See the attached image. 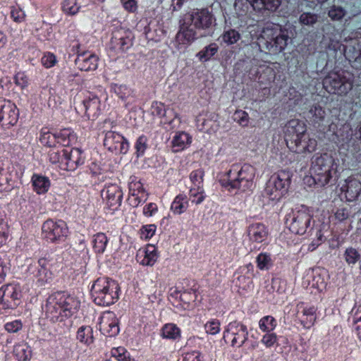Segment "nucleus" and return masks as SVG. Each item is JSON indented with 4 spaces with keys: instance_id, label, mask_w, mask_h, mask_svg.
Returning a JSON list of instances; mask_svg holds the SVG:
<instances>
[{
    "instance_id": "473e14b6",
    "label": "nucleus",
    "mask_w": 361,
    "mask_h": 361,
    "mask_svg": "<svg viewBox=\"0 0 361 361\" xmlns=\"http://www.w3.org/2000/svg\"><path fill=\"white\" fill-rule=\"evenodd\" d=\"M189 201L185 194H179L173 200L171 205V212L176 215H180L188 209Z\"/></svg>"
},
{
    "instance_id": "cd10ccee",
    "label": "nucleus",
    "mask_w": 361,
    "mask_h": 361,
    "mask_svg": "<svg viewBox=\"0 0 361 361\" xmlns=\"http://www.w3.org/2000/svg\"><path fill=\"white\" fill-rule=\"evenodd\" d=\"M82 106L86 116L94 119L101 112L100 99L94 94L89 92L82 101Z\"/></svg>"
},
{
    "instance_id": "20e7f679",
    "label": "nucleus",
    "mask_w": 361,
    "mask_h": 361,
    "mask_svg": "<svg viewBox=\"0 0 361 361\" xmlns=\"http://www.w3.org/2000/svg\"><path fill=\"white\" fill-rule=\"evenodd\" d=\"M337 169L336 159L328 153L315 155L312 159V178L319 186H324L335 179Z\"/></svg>"
},
{
    "instance_id": "e2e57ef3",
    "label": "nucleus",
    "mask_w": 361,
    "mask_h": 361,
    "mask_svg": "<svg viewBox=\"0 0 361 361\" xmlns=\"http://www.w3.org/2000/svg\"><path fill=\"white\" fill-rule=\"evenodd\" d=\"M286 288V283L280 278H274L271 280V288L273 291L279 293H284Z\"/></svg>"
},
{
    "instance_id": "37998d69",
    "label": "nucleus",
    "mask_w": 361,
    "mask_h": 361,
    "mask_svg": "<svg viewBox=\"0 0 361 361\" xmlns=\"http://www.w3.org/2000/svg\"><path fill=\"white\" fill-rule=\"evenodd\" d=\"M81 6L78 3L77 0H63L61 4L63 12L68 16L76 15Z\"/></svg>"
},
{
    "instance_id": "393cba45",
    "label": "nucleus",
    "mask_w": 361,
    "mask_h": 361,
    "mask_svg": "<svg viewBox=\"0 0 361 361\" xmlns=\"http://www.w3.org/2000/svg\"><path fill=\"white\" fill-rule=\"evenodd\" d=\"M326 281L324 276L317 270L308 271L302 279V286L309 289H315L318 292L326 288Z\"/></svg>"
},
{
    "instance_id": "7ed1b4c3",
    "label": "nucleus",
    "mask_w": 361,
    "mask_h": 361,
    "mask_svg": "<svg viewBox=\"0 0 361 361\" xmlns=\"http://www.w3.org/2000/svg\"><path fill=\"white\" fill-rule=\"evenodd\" d=\"M259 42L270 54H277L286 48L290 38L287 30L276 24L267 23L261 32Z\"/></svg>"
},
{
    "instance_id": "f704fd0d",
    "label": "nucleus",
    "mask_w": 361,
    "mask_h": 361,
    "mask_svg": "<svg viewBox=\"0 0 361 361\" xmlns=\"http://www.w3.org/2000/svg\"><path fill=\"white\" fill-rule=\"evenodd\" d=\"M316 307L314 306H305L301 310V322L304 327L309 329L312 326L316 321Z\"/></svg>"
},
{
    "instance_id": "774afa93",
    "label": "nucleus",
    "mask_w": 361,
    "mask_h": 361,
    "mask_svg": "<svg viewBox=\"0 0 361 361\" xmlns=\"http://www.w3.org/2000/svg\"><path fill=\"white\" fill-rule=\"evenodd\" d=\"M182 361H202V354L199 351L186 353L183 355Z\"/></svg>"
},
{
    "instance_id": "f3484780",
    "label": "nucleus",
    "mask_w": 361,
    "mask_h": 361,
    "mask_svg": "<svg viewBox=\"0 0 361 361\" xmlns=\"http://www.w3.org/2000/svg\"><path fill=\"white\" fill-rule=\"evenodd\" d=\"M133 34L129 30L120 28L113 32L110 48L116 53L124 52L133 44Z\"/></svg>"
},
{
    "instance_id": "a18cd8bd",
    "label": "nucleus",
    "mask_w": 361,
    "mask_h": 361,
    "mask_svg": "<svg viewBox=\"0 0 361 361\" xmlns=\"http://www.w3.org/2000/svg\"><path fill=\"white\" fill-rule=\"evenodd\" d=\"M189 197L192 203L196 205L202 204L206 199V193L204 188H189Z\"/></svg>"
},
{
    "instance_id": "c03bdc74",
    "label": "nucleus",
    "mask_w": 361,
    "mask_h": 361,
    "mask_svg": "<svg viewBox=\"0 0 361 361\" xmlns=\"http://www.w3.org/2000/svg\"><path fill=\"white\" fill-rule=\"evenodd\" d=\"M325 115V110L319 105L312 106L308 112L309 118L312 122L315 123L322 121Z\"/></svg>"
},
{
    "instance_id": "ea45409f",
    "label": "nucleus",
    "mask_w": 361,
    "mask_h": 361,
    "mask_svg": "<svg viewBox=\"0 0 361 361\" xmlns=\"http://www.w3.org/2000/svg\"><path fill=\"white\" fill-rule=\"evenodd\" d=\"M220 38L227 45H232L237 43L241 38L240 32L233 28L224 30Z\"/></svg>"
},
{
    "instance_id": "052dcab7",
    "label": "nucleus",
    "mask_w": 361,
    "mask_h": 361,
    "mask_svg": "<svg viewBox=\"0 0 361 361\" xmlns=\"http://www.w3.org/2000/svg\"><path fill=\"white\" fill-rule=\"evenodd\" d=\"M23 323L20 319L8 322L4 324L5 330L8 333H17L23 328Z\"/></svg>"
},
{
    "instance_id": "de8ad7c7",
    "label": "nucleus",
    "mask_w": 361,
    "mask_h": 361,
    "mask_svg": "<svg viewBox=\"0 0 361 361\" xmlns=\"http://www.w3.org/2000/svg\"><path fill=\"white\" fill-rule=\"evenodd\" d=\"M256 262L260 270L269 269L272 265L271 255L267 252H262L257 255Z\"/></svg>"
},
{
    "instance_id": "680f3d73",
    "label": "nucleus",
    "mask_w": 361,
    "mask_h": 361,
    "mask_svg": "<svg viewBox=\"0 0 361 361\" xmlns=\"http://www.w3.org/2000/svg\"><path fill=\"white\" fill-rule=\"evenodd\" d=\"M261 342L267 348H271L277 343V336L274 333L267 332V334L262 336Z\"/></svg>"
},
{
    "instance_id": "0eeeda50",
    "label": "nucleus",
    "mask_w": 361,
    "mask_h": 361,
    "mask_svg": "<svg viewBox=\"0 0 361 361\" xmlns=\"http://www.w3.org/2000/svg\"><path fill=\"white\" fill-rule=\"evenodd\" d=\"M312 210L305 205L296 206L286 218V225L289 230L295 234L303 235L311 230Z\"/></svg>"
},
{
    "instance_id": "c85d7f7f",
    "label": "nucleus",
    "mask_w": 361,
    "mask_h": 361,
    "mask_svg": "<svg viewBox=\"0 0 361 361\" xmlns=\"http://www.w3.org/2000/svg\"><path fill=\"white\" fill-rule=\"evenodd\" d=\"M17 178V172L13 166L1 169L0 170V191H11L15 186Z\"/></svg>"
},
{
    "instance_id": "c756f323",
    "label": "nucleus",
    "mask_w": 361,
    "mask_h": 361,
    "mask_svg": "<svg viewBox=\"0 0 361 361\" xmlns=\"http://www.w3.org/2000/svg\"><path fill=\"white\" fill-rule=\"evenodd\" d=\"M192 142V137L184 131L176 133L171 140V150L179 152L187 149Z\"/></svg>"
},
{
    "instance_id": "72a5a7b5",
    "label": "nucleus",
    "mask_w": 361,
    "mask_h": 361,
    "mask_svg": "<svg viewBox=\"0 0 361 361\" xmlns=\"http://www.w3.org/2000/svg\"><path fill=\"white\" fill-rule=\"evenodd\" d=\"M161 336L163 338L176 341L181 337V331L175 324H164L161 329Z\"/></svg>"
},
{
    "instance_id": "6e6552de",
    "label": "nucleus",
    "mask_w": 361,
    "mask_h": 361,
    "mask_svg": "<svg viewBox=\"0 0 361 361\" xmlns=\"http://www.w3.org/2000/svg\"><path fill=\"white\" fill-rule=\"evenodd\" d=\"M353 75L348 72H331L323 80L324 88L330 94L345 95L353 87Z\"/></svg>"
},
{
    "instance_id": "8fccbe9b",
    "label": "nucleus",
    "mask_w": 361,
    "mask_h": 361,
    "mask_svg": "<svg viewBox=\"0 0 361 361\" xmlns=\"http://www.w3.org/2000/svg\"><path fill=\"white\" fill-rule=\"evenodd\" d=\"M353 322L359 339L361 341V306L355 307L351 311Z\"/></svg>"
},
{
    "instance_id": "6e6d98bb",
    "label": "nucleus",
    "mask_w": 361,
    "mask_h": 361,
    "mask_svg": "<svg viewBox=\"0 0 361 361\" xmlns=\"http://www.w3.org/2000/svg\"><path fill=\"white\" fill-rule=\"evenodd\" d=\"M315 233L316 239H314L312 242L308 246V250L310 252L314 251L316 248L320 245L324 240V234L321 228H315L313 229Z\"/></svg>"
},
{
    "instance_id": "aec40b11",
    "label": "nucleus",
    "mask_w": 361,
    "mask_h": 361,
    "mask_svg": "<svg viewBox=\"0 0 361 361\" xmlns=\"http://www.w3.org/2000/svg\"><path fill=\"white\" fill-rule=\"evenodd\" d=\"M76 48L77 58L75 59V64L78 68L84 71H91L97 69L98 66V56L90 51H82L80 53V44L73 45V49Z\"/></svg>"
},
{
    "instance_id": "79ce46f5",
    "label": "nucleus",
    "mask_w": 361,
    "mask_h": 361,
    "mask_svg": "<svg viewBox=\"0 0 361 361\" xmlns=\"http://www.w3.org/2000/svg\"><path fill=\"white\" fill-rule=\"evenodd\" d=\"M39 140L42 144L48 147H55L57 144L56 133H51L47 128H43L41 130Z\"/></svg>"
},
{
    "instance_id": "a211bd4d",
    "label": "nucleus",
    "mask_w": 361,
    "mask_h": 361,
    "mask_svg": "<svg viewBox=\"0 0 361 361\" xmlns=\"http://www.w3.org/2000/svg\"><path fill=\"white\" fill-rule=\"evenodd\" d=\"M191 25H192L188 20L187 18L180 20L179 30L176 36L178 49L188 46L197 39V32L191 27Z\"/></svg>"
},
{
    "instance_id": "2eb2a0df",
    "label": "nucleus",
    "mask_w": 361,
    "mask_h": 361,
    "mask_svg": "<svg viewBox=\"0 0 361 361\" xmlns=\"http://www.w3.org/2000/svg\"><path fill=\"white\" fill-rule=\"evenodd\" d=\"M101 195L111 212L117 210L121 204L123 192L116 184L106 185L101 192Z\"/></svg>"
},
{
    "instance_id": "39448f33",
    "label": "nucleus",
    "mask_w": 361,
    "mask_h": 361,
    "mask_svg": "<svg viewBox=\"0 0 361 361\" xmlns=\"http://www.w3.org/2000/svg\"><path fill=\"white\" fill-rule=\"evenodd\" d=\"M118 284L108 278H99L93 283L91 295L94 302L100 306L114 304L118 298Z\"/></svg>"
},
{
    "instance_id": "b1692460",
    "label": "nucleus",
    "mask_w": 361,
    "mask_h": 361,
    "mask_svg": "<svg viewBox=\"0 0 361 361\" xmlns=\"http://www.w3.org/2000/svg\"><path fill=\"white\" fill-rule=\"evenodd\" d=\"M341 192L348 202L357 200L361 193V182L352 177L347 178L341 188Z\"/></svg>"
},
{
    "instance_id": "13d9d810",
    "label": "nucleus",
    "mask_w": 361,
    "mask_h": 361,
    "mask_svg": "<svg viewBox=\"0 0 361 361\" xmlns=\"http://www.w3.org/2000/svg\"><path fill=\"white\" fill-rule=\"evenodd\" d=\"M345 13V10L343 7L338 6H331L329 11V16L333 20H341L344 17Z\"/></svg>"
},
{
    "instance_id": "864d4df0",
    "label": "nucleus",
    "mask_w": 361,
    "mask_h": 361,
    "mask_svg": "<svg viewBox=\"0 0 361 361\" xmlns=\"http://www.w3.org/2000/svg\"><path fill=\"white\" fill-rule=\"evenodd\" d=\"M233 118L235 122L243 127H246L249 124V115L245 111L236 110Z\"/></svg>"
},
{
    "instance_id": "a878e982",
    "label": "nucleus",
    "mask_w": 361,
    "mask_h": 361,
    "mask_svg": "<svg viewBox=\"0 0 361 361\" xmlns=\"http://www.w3.org/2000/svg\"><path fill=\"white\" fill-rule=\"evenodd\" d=\"M158 257L157 249L153 245H148L139 249L136 255L137 262L143 266H153Z\"/></svg>"
},
{
    "instance_id": "5fc2aeb1",
    "label": "nucleus",
    "mask_w": 361,
    "mask_h": 361,
    "mask_svg": "<svg viewBox=\"0 0 361 361\" xmlns=\"http://www.w3.org/2000/svg\"><path fill=\"white\" fill-rule=\"evenodd\" d=\"M147 200V194L146 192H142V193H130L129 197H128V202L130 205H131L133 207H137L141 203H143Z\"/></svg>"
},
{
    "instance_id": "4be33fe9",
    "label": "nucleus",
    "mask_w": 361,
    "mask_h": 361,
    "mask_svg": "<svg viewBox=\"0 0 361 361\" xmlns=\"http://www.w3.org/2000/svg\"><path fill=\"white\" fill-rule=\"evenodd\" d=\"M63 158L61 164L67 171H74L78 166L84 163V157L82 151L78 148H73L71 150L63 149Z\"/></svg>"
},
{
    "instance_id": "9b49d317",
    "label": "nucleus",
    "mask_w": 361,
    "mask_h": 361,
    "mask_svg": "<svg viewBox=\"0 0 361 361\" xmlns=\"http://www.w3.org/2000/svg\"><path fill=\"white\" fill-rule=\"evenodd\" d=\"M22 290L18 283H11L0 288V305L4 309H15L21 302Z\"/></svg>"
},
{
    "instance_id": "bb28decb",
    "label": "nucleus",
    "mask_w": 361,
    "mask_h": 361,
    "mask_svg": "<svg viewBox=\"0 0 361 361\" xmlns=\"http://www.w3.org/2000/svg\"><path fill=\"white\" fill-rule=\"evenodd\" d=\"M247 233L250 242L259 243L267 240L269 229L264 224L257 222L249 225Z\"/></svg>"
},
{
    "instance_id": "c9c22d12",
    "label": "nucleus",
    "mask_w": 361,
    "mask_h": 361,
    "mask_svg": "<svg viewBox=\"0 0 361 361\" xmlns=\"http://www.w3.org/2000/svg\"><path fill=\"white\" fill-rule=\"evenodd\" d=\"M76 338L81 343L90 345L94 342L93 329L90 326H82L77 331Z\"/></svg>"
},
{
    "instance_id": "dca6fc26",
    "label": "nucleus",
    "mask_w": 361,
    "mask_h": 361,
    "mask_svg": "<svg viewBox=\"0 0 361 361\" xmlns=\"http://www.w3.org/2000/svg\"><path fill=\"white\" fill-rule=\"evenodd\" d=\"M49 261L46 258H41L37 262V265L32 267V279L37 286H42L51 283L53 279V274L49 269Z\"/></svg>"
},
{
    "instance_id": "4c0bfd02",
    "label": "nucleus",
    "mask_w": 361,
    "mask_h": 361,
    "mask_svg": "<svg viewBox=\"0 0 361 361\" xmlns=\"http://www.w3.org/2000/svg\"><path fill=\"white\" fill-rule=\"evenodd\" d=\"M56 142L62 146H68L75 141V135L69 128L56 132Z\"/></svg>"
},
{
    "instance_id": "1a4fd4ad",
    "label": "nucleus",
    "mask_w": 361,
    "mask_h": 361,
    "mask_svg": "<svg viewBox=\"0 0 361 361\" xmlns=\"http://www.w3.org/2000/svg\"><path fill=\"white\" fill-rule=\"evenodd\" d=\"M68 234V228L62 220L48 219L42 226V238L50 243L64 241Z\"/></svg>"
},
{
    "instance_id": "6ab92c4d",
    "label": "nucleus",
    "mask_w": 361,
    "mask_h": 361,
    "mask_svg": "<svg viewBox=\"0 0 361 361\" xmlns=\"http://www.w3.org/2000/svg\"><path fill=\"white\" fill-rule=\"evenodd\" d=\"M99 331L106 336H116L120 331L118 319L112 312H105L100 317Z\"/></svg>"
},
{
    "instance_id": "bf43d9fd",
    "label": "nucleus",
    "mask_w": 361,
    "mask_h": 361,
    "mask_svg": "<svg viewBox=\"0 0 361 361\" xmlns=\"http://www.w3.org/2000/svg\"><path fill=\"white\" fill-rule=\"evenodd\" d=\"M204 329L208 334H217L221 330L219 321L217 319H212L207 322L204 325Z\"/></svg>"
},
{
    "instance_id": "7c9ffc66",
    "label": "nucleus",
    "mask_w": 361,
    "mask_h": 361,
    "mask_svg": "<svg viewBox=\"0 0 361 361\" xmlns=\"http://www.w3.org/2000/svg\"><path fill=\"white\" fill-rule=\"evenodd\" d=\"M31 183L33 190L38 195L47 193L51 186L49 178L38 173H34L32 175Z\"/></svg>"
},
{
    "instance_id": "a19ab883",
    "label": "nucleus",
    "mask_w": 361,
    "mask_h": 361,
    "mask_svg": "<svg viewBox=\"0 0 361 361\" xmlns=\"http://www.w3.org/2000/svg\"><path fill=\"white\" fill-rule=\"evenodd\" d=\"M13 355L18 361H25L29 360L31 352L29 346L25 343H19L14 346Z\"/></svg>"
},
{
    "instance_id": "603ef678",
    "label": "nucleus",
    "mask_w": 361,
    "mask_h": 361,
    "mask_svg": "<svg viewBox=\"0 0 361 361\" xmlns=\"http://www.w3.org/2000/svg\"><path fill=\"white\" fill-rule=\"evenodd\" d=\"M319 19L317 14L311 12L302 13L299 18V22L302 25L313 26Z\"/></svg>"
},
{
    "instance_id": "3c124183",
    "label": "nucleus",
    "mask_w": 361,
    "mask_h": 361,
    "mask_svg": "<svg viewBox=\"0 0 361 361\" xmlns=\"http://www.w3.org/2000/svg\"><path fill=\"white\" fill-rule=\"evenodd\" d=\"M344 259L348 265L355 264L360 259L359 252L353 247H348L344 252Z\"/></svg>"
},
{
    "instance_id": "9d476101",
    "label": "nucleus",
    "mask_w": 361,
    "mask_h": 361,
    "mask_svg": "<svg viewBox=\"0 0 361 361\" xmlns=\"http://www.w3.org/2000/svg\"><path fill=\"white\" fill-rule=\"evenodd\" d=\"M248 338L247 326L237 321L230 322L224 331L223 339L232 347H241Z\"/></svg>"
},
{
    "instance_id": "e433bc0d",
    "label": "nucleus",
    "mask_w": 361,
    "mask_h": 361,
    "mask_svg": "<svg viewBox=\"0 0 361 361\" xmlns=\"http://www.w3.org/2000/svg\"><path fill=\"white\" fill-rule=\"evenodd\" d=\"M109 240L107 236L104 233H97L92 237V246L95 253L101 255L103 254L107 246Z\"/></svg>"
},
{
    "instance_id": "4d7b16f0",
    "label": "nucleus",
    "mask_w": 361,
    "mask_h": 361,
    "mask_svg": "<svg viewBox=\"0 0 361 361\" xmlns=\"http://www.w3.org/2000/svg\"><path fill=\"white\" fill-rule=\"evenodd\" d=\"M157 226L154 224L145 225L140 229V235L142 239L149 240L155 233Z\"/></svg>"
},
{
    "instance_id": "58836bf2",
    "label": "nucleus",
    "mask_w": 361,
    "mask_h": 361,
    "mask_svg": "<svg viewBox=\"0 0 361 361\" xmlns=\"http://www.w3.org/2000/svg\"><path fill=\"white\" fill-rule=\"evenodd\" d=\"M204 171L202 169H198L190 172L189 179L190 185L188 188H204Z\"/></svg>"
},
{
    "instance_id": "f8f14e48",
    "label": "nucleus",
    "mask_w": 361,
    "mask_h": 361,
    "mask_svg": "<svg viewBox=\"0 0 361 361\" xmlns=\"http://www.w3.org/2000/svg\"><path fill=\"white\" fill-rule=\"evenodd\" d=\"M187 19L197 30H207L216 25L214 16L207 8L194 10Z\"/></svg>"
},
{
    "instance_id": "2f4dec72",
    "label": "nucleus",
    "mask_w": 361,
    "mask_h": 361,
    "mask_svg": "<svg viewBox=\"0 0 361 361\" xmlns=\"http://www.w3.org/2000/svg\"><path fill=\"white\" fill-rule=\"evenodd\" d=\"M255 10L276 11L281 6L282 0H247Z\"/></svg>"
},
{
    "instance_id": "4468645a",
    "label": "nucleus",
    "mask_w": 361,
    "mask_h": 361,
    "mask_svg": "<svg viewBox=\"0 0 361 361\" xmlns=\"http://www.w3.org/2000/svg\"><path fill=\"white\" fill-rule=\"evenodd\" d=\"M104 146L116 154H125L129 149V144L126 139L115 131H107L105 133Z\"/></svg>"
},
{
    "instance_id": "f03ea898",
    "label": "nucleus",
    "mask_w": 361,
    "mask_h": 361,
    "mask_svg": "<svg viewBox=\"0 0 361 361\" xmlns=\"http://www.w3.org/2000/svg\"><path fill=\"white\" fill-rule=\"evenodd\" d=\"M255 169L250 164H233L231 169L220 180L221 185L229 191L246 192L251 190L254 185Z\"/></svg>"
},
{
    "instance_id": "ddd939ff",
    "label": "nucleus",
    "mask_w": 361,
    "mask_h": 361,
    "mask_svg": "<svg viewBox=\"0 0 361 361\" xmlns=\"http://www.w3.org/2000/svg\"><path fill=\"white\" fill-rule=\"evenodd\" d=\"M19 111L16 104L0 98V124L4 128L13 126L18 121Z\"/></svg>"
},
{
    "instance_id": "09e8293b",
    "label": "nucleus",
    "mask_w": 361,
    "mask_h": 361,
    "mask_svg": "<svg viewBox=\"0 0 361 361\" xmlns=\"http://www.w3.org/2000/svg\"><path fill=\"white\" fill-rule=\"evenodd\" d=\"M218 46L215 43H212L205 47L197 54V56L201 61H207L209 60L218 51Z\"/></svg>"
},
{
    "instance_id": "423d86ee",
    "label": "nucleus",
    "mask_w": 361,
    "mask_h": 361,
    "mask_svg": "<svg viewBox=\"0 0 361 361\" xmlns=\"http://www.w3.org/2000/svg\"><path fill=\"white\" fill-rule=\"evenodd\" d=\"M290 182V176L288 171H281L271 176L262 192L263 201H279L287 192Z\"/></svg>"
},
{
    "instance_id": "49530a36",
    "label": "nucleus",
    "mask_w": 361,
    "mask_h": 361,
    "mask_svg": "<svg viewBox=\"0 0 361 361\" xmlns=\"http://www.w3.org/2000/svg\"><path fill=\"white\" fill-rule=\"evenodd\" d=\"M276 325V319L269 315L263 317L259 322V327L264 332H271Z\"/></svg>"
},
{
    "instance_id": "f257e3e1",
    "label": "nucleus",
    "mask_w": 361,
    "mask_h": 361,
    "mask_svg": "<svg viewBox=\"0 0 361 361\" xmlns=\"http://www.w3.org/2000/svg\"><path fill=\"white\" fill-rule=\"evenodd\" d=\"M80 302L75 296L65 292H57L49 297L45 314L51 322H63L78 310Z\"/></svg>"
},
{
    "instance_id": "412c9836",
    "label": "nucleus",
    "mask_w": 361,
    "mask_h": 361,
    "mask_svg": "<svg viewBox=\"0 0 361 361\" xmlns=\"http://www.w3.org/2000/svg\"><path fill=\"white\" fill-rule=\"evenodd\" d=\"M285 140L286 145L292 144L294 140L302 137L307 133V126L304 121L299 119L290 120L285 126Z\"/></svg>"
},
{
    "instance_id": "338daca9",
    "label": "nucleus",
    "mask_w": 361,
    "mask_h": 361,
    "mask_svg": "<svg viewBox=\"0 0 361 361\" xmlns=\"http://www.w3.org/2000/svg\"><path fill=\"white\" fill-rule=\"evenodd\" d=\"M147 137L142 135L138 137L135 143V149L137 157L142 156L147 149Z\"/></svg>"
},
{
    "instance_id": "69168bd1",
    "label": "nucleus",
    "mask_w": 361,
    "mask_h": 361,
    "mask_svg": "<svg viewBox=\"0 0 361 361\" xmlns=\"http://www.w3.org/2000/svg\"><path fill=\"white\" fill-rule=\"evenodd\" d=\"M151 112L154 116L163 117L166 114V108L163 103L154 102L151 106Z\"/></svg>"
},
{
    "instance_id": "0e129e2a",
    "label": "nucleus",
    "mask_w": 361,
    "mask_h": 361,
    "mask_svg": "<svg viewBox=\"0 0 361 361\" xmlns=\"http://www.w3.org/2000/svg\"><path fill=\"white\" fill-rule=\"evenodd\" d=\"M142 193L145 192L142 183L137 180L135 176L130 177V182L129 183V193Z\"/></svg>"
},
{
    "instance_id": "5701e85b",
    "label": "nucleus",
    "mask_w": 361,
    "mask_h": 361,
    "mask_svg": "<svg viewBox=\"0 0 361 361\" xmlns=\"http://www.w3.org/2000/svg\"><path fill=\"white\" fill-rule=\"evenodd\" d=\"M317 145V140L310 137V135L306 133L293 142L292 144H289L287 147L293 152L295 153H305V152H314Z\"/></svg>"
}]
</instances>
